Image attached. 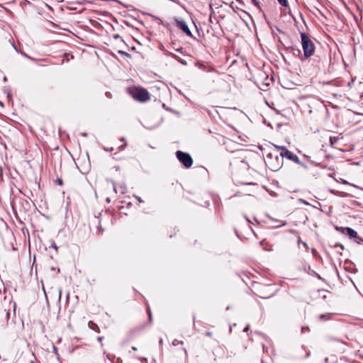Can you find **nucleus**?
I'll list each match as a JSON object with an SVG mask.
<instances>
[{"label": "nucleus", "mask_w": 363, "mask_h": 363, "mask_svg": "<svg viewBox=\"0 0 363 363\" xmlns=\"http://www.w3.org/2000/svg\"><path fill=\"white\" fill-rule=\"evenodd\" d=\"M335 247H340V248H342V249H343V248H344V247H343V245H342V244H337V245H335Z\"/></svg>", "instance_id": "obj_25"}, {"label": "nucleus", "mask_w": 363, "mask_h": 363, "mask_svg": "<svg viewBox=\"0 0 363 363\" xmlns=\"http://www.w3.org/2000/svg\"><path fill=\"white\" fill-rule=\"evenodd\" d=\"M206 335L207 336H208V337H211V336H212V333H211V332L208 331V332H206Z\"/></svg>", "instance_id": "obj_24"}, {"label": "nucleus", "mask_w": 363, "mask_h": 363, "mask_svg": "<svg viewBox=\"0 0 363 363\" xmlns=\"http://www.w3.org/2000/svg\"><path fill=\"white\" fill-rule=\"evenodd\" d=\"M114 38H118V35H114Z\"/></svg>", "instance_id": "obj_39"}, {"label": "nucleus", "mask_w": 363, "mask_h": 363, "mask_svg": "<svg viewBox=\"0 0 363 363\" xmlns=\"http://www.w3.org/2000/svg\"><path fill=\"white\" fill-rule=\"evenodd\" d=\"M303 157H304L305 159H306V160L310 162V164H314V165H315V166H320V163H317V162H315L313 161V160L311 159V157H310V156L306 155H303Z\"/></svg>", "instance_id": "obj_12"}, {"label": "nucleus", "mask_w": 363, "mask_h": 363, "mask_svg": "<svg viewBox=\"0 0 363 363\" xmlns=\"http://www.w3.org/2000/svg\"><path fill=\"white\" fill-rule=\"evenodd\" d=\"M104 150L106 151H107V152H111V151H112L113 150V147H111V148H106V147H104Z\"/></svg>", "instance_id": "obj_22"}, {"label": "nucleus", "mask_w": 363, "mask_h": 363, "mask_svg": "<svg viewBox=\"0 0 363 363\" xmlns=\"http://www.w3.org/2000/svg\"><path fill=\"white\" fill-rule=\"evenodd\" d=\"M338 140V138L337 137H330V142L331 145H334L337 141Z\"/></svg>", "instance_id": "obj_13"}, {"label": "nucleus", "mask_w": 363, "mask_h": 363, "mask_svg": "<svg viewBox=\"0 0 363 363\" xmlns=\"http://www.w3.org/2000/svg\"><path fill=\"white\" fill-rule=\"evenodd\" d=\"M194 27L196 28L198 33L200 35V32L201 31L203 34V30H206L207 32H208V28L210 27V24H194Z\"/></svg>", "instance_id": "obj_7"}, {"label": "nucleus", "mask_w": 363, "mask_h": 363, "mask_svg": "<svg viewBox=\"0 0 363 363\" xmlns=\"http://www.w3.org/2000/svg\"><path fill=\"white\" fill-rule=\"evenodd\" d=\"M136 199L140 202V203H142L143 202V200L141 199V198L140 196H135Z\"/></svg>", "instance_id": "obj_21"}, {"label": "nucleus", "mask_w": 363, "mask_h": 363, "mask_svg": "<svg viewBox=\"0 0 363 363\" xmlns=\"http://www.w3.org/2000/svg\"><path fill=\"white\" fill-rule=\"evenodd\" d=\"M178 160L183 164L186 168H189L193 164V159L189 153L178 150L176 152Z\"/></svg>", "instance_id": "obj_3"}, {"label": "nucleus", "mask_w": 363, "mask_h": 363, "mask_svg": "<svg viewBox=\"0 0 363 363\" xmlns=\"http://www.w3.org/2000/svg\"><path fill=\"white\" fill-rule=\"evenodd\" d=\"M180 62H182V64L186 65V62H184L183 60H181Z\"/></svg>", "instance_id": "obj_36"}, {"label": "nucleus", "mask_w": 363, "mask_h": 363, "mask_svg": "<svg viewBox=\"0 0 363 363\" xmlns=\"http://www.w3.org/2000/svg\"><path fill=\"white\" fill-rule=\"evenodd\" d=\"M301 45L304 56L308 58L314 53L315 45L305 33H301Z\"/></svg>", "instance_id": "obj_1"}, {"label": "nucleus", "mask_w": 363, "mask_h": 363, "mask_svg": "<svg viewBox=\"0 0 363 363\" xmlns=\"http://www.w3.org/2000/svg\"><path fill=\"white\" fill-rule=\"evenodd\" d=\"M306 330H309V328H308V327H302V328H301V331H302V333H304V331H305Z\"/></svg>", "instance_id": "obj_23"}, {"label": "nucleus", "mask_w": 363, "mask_h": 363, "mask_svg": "<svg viewBox=\"0 0 363 363\" xmlns=\"http://www.w3.org/2000/svg\"><path fill=\"white\" fill-rule=\"evenodd\" d=\"M147 313H148L149 320H150V321H151L152 320V313L150 312V308H147Z\"/></svg>", "instance_id": "obj_19"}, {"label": "nucleus", "mask_w": 363, "mask_h": 363, "mask_svg": "<svg viewBox=\"0 0 363 363\" xmlns=\"http://www.w3.org/2000/svg\"><path fill=\"white\" fill-rule=\"evenodd\" d=\"M249 329H250V325H247L245 327V328H244L243 331H244V332H247V331L249 330Z\"/></svg>", "instance_id": "obj_20"}, {"label": "nucleus", "mask_w": 363, "mask_h": 363, "mask_svg": "<svg viewBox=\"0 0 363 363\" xmlns=\"http://www.w3.org/2000/svg\"><path fill=\"white\" fill-rule=\"evenodd\" d=\"M324 362H325V363H328V358H327V357H326V358H325Z\"/></svg>", "instance_id": "obj_30"}, {"label": "nucleus", "mask_w": 363, "mask_h": 363, "mask_svg": "<svg viewBox=\"0 0 363 363\" xmlns=\"http://www.w3.org/2000/svg\"><path fill=\"white\" fill-rule=\"evenodd\" d=\"M102 339H103V337H98V340H99V341H101V340H102Z\"/></svg>", "instance_id": "obj_33"}, {"label": "nucleus", "mask_w": 363, "mask_h": 363, "mask_svg": "<svg viewBox=\"0 0 363 363\" xmlns=\"http://www.w3.org/2000/svg\"><path fill=\"white\" fill-rule=\"evenodd\" d=\"M132 350L133 351H137L138 350V348L136 347H132Z\"/></svg>", "instance_id": "obj_27"}, {"label": "nucleus", "mask_w": 363, "mask_h": 363, "mask_svg": "<svg viewBox=\"0 0 363 363\" xmlns=\"http://www.w3.org/2000/svg\"><path fill=\"white\" fill-rule=\"evenodd\" d=\"M302 244H303V246H305L306 247H308V245H307V243H306V242H302Z\"/></svg>", "instance_id": "obj_31"}, {"label": "nucleus", "mask_w": 363, "mask_h": 363, "mask_svg": "<svg viewBox=\"0 0 363 363\" xmlns=\"http://www.w3.org/2000/svg\"><path fill=\"white\" fill-rule=\"evenodd\" d=\"M52 247L53 248H55V249H57V246H56V245H55V244L52 245Z\"/></svg>", "instance_id": "obj_32"}, {"label": "nucleus", "mask_w": 363, "mask_h": 363, "mask_svg": "<svg viewBox=\"0 0 363 363\" xmlns=\"http://www.w3.org/2000/svg\"><path fill=\"white\" fill-rule=\"evenodd\" d=\"M304 270H305V272H308V274H311L312 276L315 277L319 279H321V277L317 272H315L314 270L311 269L310 266H308L307 267V269L305 268Z\"/></svg>", "instance_id": "obj_9"}, {"label": "nucleus", "mask_w": 363, "mask_h": 363, "mask_svg": "<svg viewBox=\"0 0 363 363\" xmlns=\"http://www.w3.org/2000/svg\"><path fill=\"white\" fill-rule=\"evenodd\" d=\"M354 240H355L357 243H359V244H360L361 242H363V239H362V238H361L360 237H359L358 235H357V238H354Z\"/></svg>", "instance_id": "obj_16"}, {"label": "nucleus", "mask_w": 363, "mask_h": 363, "mask_svg": "<svg viewBox=\"0 0 363 363\" xmlns=\"http://www.w3.org/2000/svg\"><path fill=\"white\" fill-rule=\"evenodd\" d=\"M177 26L188 35L191 36V33L187 24H177Z\"/></svg>", "instance_id": "obj_8"}, {"label": "nucleus", "mask_w": 363, "mask_h": 363, "mask_svg": "<svg viewBox=\"0 0 363 363\" xmlns=\"http://www.w3.org/2000/svg\"><path fill=\"white\" fill-rule=\"evenodd\" d=\"M267 164L272 171L279 170L282 166L283 160L279 155L270 152L267 155Z\"/></svg>", "instance_id": "obj_2"}, {"label": "nucleus", "mask_w": 363, "mask_h": 363, "mask_svg": "<svg viewBox=\"0 0 363 363\" xmlns=\"http://www.w3.org/2000/svg\"><path fill=\"white\" fill-rule=\"evenodd\" d=\"M179 344L182 345V344H183V342H182V341H179V340H174L172 342V345H179Z\"/></svg>", "instance_id": "obj_17"}, {"label": "nucleus", "mask_w": 363, "mask_h": 363, "mask_svg": "<svg viewBox=\"0 0 363 363\" xmlns=\"http://www.w3.org/2000/svg\"><path fill=\"white\" fill-rule=\"evenodd\" d=\"M229 309H230V307L228 306L227 310H229Z\"/></svg>", "instance_id": "obj_43"}, {"label": "nucleus", "mask_w": 363, "mask_h": 363, "mask_svg": "<svg viewBox=\"0 0 363 363\" xmlns=\"http://www.w3.org/2000/svg\"><path fill=\"white\" fill-rule=\"evenodd\" d=\"M296 160H293L294 162H295L297 164H299L304 169H306V170L308 169V166L306 164H305L304 162H301L297 155L296 156Z\"/></svg>", "instance_id": "obj_10"}, {"label": "nucleus", "mask_w": 363, "mask_h": 363, "mask_svg": "<svg viewBox=\"0 0 363 363\" xmlns=\"http://www.w3.org/2000/svg\"><path fill=\"white\" fill-rule=\"evenodd\" d=\"M335 228L337 230H338L342 233L347 234L351 238L354 239V238H357V233L351 228H349V227L343 228V227H337V226Z\"/></svg>", "instance_id": "obj_6"}, {"label": "nucleus", "mask_w": 363, "mask_h": 363, "mask_svg": "<svg viewBox=\"0 0 363 363\" xmlns=\"http://www.w3.org/2000/svg\"><path fill=\"white\" fill-rule=\"evenodd\" d=\"M23 55H24V56H25V57H28V58H29V59H31V60H32V58H31V57H30L29 56H28L26 54H23Z\"/></svg>", "instance_id": "obj_34"}, {"label": "nucleus", "mask_w": 363, "mask_h": 363, "mask_svg": "<svg viewBox=\"0 0 363 363\" xmlns=\"http://www.w3.org/2000/svg\"><path fill=\"white\" fill-rule=\"evenodd\" d=\"M57 182H58V184H59L60 185H62V181L60 179H57Z\"/></svg>", "instance_id": "obj_26"}, {"label": "nucleus", "mask_w": 363, "mask_h": 363, "mask_svg": "<svg viewBox=\"0 0 363 363\" xmlns=\"http://www.w3.org/2000/svg\"><path fill=\"white\" fill-rule=\"evenodd\" d=\"M277 149H279L281 150V152L279 154L281 160L284 157L287 158L289 160L293 161L294 160H296V155L292 152L291 151H289L286 147L284 146H276Z\"/></svg>", "instance_id": "obj_5"}, {"label": "nucleus", "mask_w": 363, "mask_h": 363, "mask_svg": "<svg viewBox=\"0 0 363 363\" xmlns=\"http://www.w3.org/2000/svg\"><path fill=\"white\" fill-rule=\"evenodd\" d=\"M114 190L116 193L118 191H119L121 194H125L126 191V188L123 185L114 186Z\"/></svg>", "instance_id": "obj_11"}, {"label": "nucleus", "mask_w": 363, "mask_h": 363, "mask_svg": "<svg viewBox=\"0 0 363 363\" xmlns=\"http://www.w3.org/2000/svg\"><path fill=\"white\" fill-rule=\"evenodd\" d=\"M133 98L138 101L145 102L150 99V94L145 89H139L134 93Z\"/></svg>", "instance_id": "obj_4"}, {"label": "nucleus", "mask_w": 363, "mask_h": 363, "mask_svg": "<svg viewBox=\"0 0 363 363\" xmlns=\"http://www.w3.org/2000/svg\"><path fill=\"white\" fill-rule=\"evenodd\" d=\"M106 95L108 96V97H110L111 96V94L109 92H106Z\"/></svg>", "instance_id": "obj_29"}, {"label": "nucleus", "mask_w": 363, "mask_h": 363, "mask_svg": "<svg viewBox=\"0 0 363 363\" xmlns=\"http://www.w3.org/2000/svg\"><path fill=\"white\" fill-rule=\"evenodd\" d=\"M61 296V290L59 291V297L60 298Z\"/></svg>", "instance_id": "obj_38"}, {"label": "nucleus", "mask_w": 363, "mask_h": 363, "mask_svg": "<svg viewBox=\"0 0 363 363\" xmlns=\"http://www.w3.org/2000/svg\"><path fill=\"white\" fill-rule=\"evenodd\" d=\"M246 220L248 223H250V220L246 217Z\"/></svg>", "instance_id": "obj_40"}, {"label": "nucleus", "mask_w": 363, "mask_h": 363, "mask_svg": "<svg viewBox=\"0 0 363 363\" xmlns=\"http://www.w3.org/2000/svg\"><path fill=\"white\" fill-rule=\"evenodd\" d=\"M177 23H183V22L182 21H177Z\"/></svg>", "instance_id": "obj_42"}, {"label": "nucleus", "mask_w": 363, "mask_h": 363, "mask_svg": "<svg viewBox=\"0 0 363 363\" xmlns=\"http://www.w3.org/2000/svg\"><path fill=\"white\" fill-rule=\"evenodd\" d=\"M92 325H95L96 327H97V325H96L94 323H91Z\"/></svg>", "instance_id": "obj_44"}, {"label": "nucleus", "mask_w": 363, "mask_h": 363, "mask_svg": "<svg viewBox=\"0 0 363 363\" xmlns=\"http://www.w3.org/2000/svg\"><path fill=\"white\" fill-rule=\"evenodd\" d=\"M118 53L121 54V55H126V56H129L130 55L128 53H127L126 52H124V51H121V50H119L118 51Z\"/></svg>", "instance_id": "obj_18"}, {"label": "nucleus", "mask_w": 363, "mask_h": 363, "mask_svg": "<svg viewBox=\"0 0 363 363\" xmlns=\"http://www.w3.org/2000/svg\"><path fill=\"white\" fill-rule=\"evenodd\" d=\"M328 315H326V314H322V315H319V320H328Z\"/></svg>", "instance_id": "obj_14"}, {"label": "nucleus", "mask_w": 363, "mask_h": 363, "mask_svg": "<svg viewBox=\"0 0 363 363\" xmlns=\"http://www.w3.org/2000/svg\"><path fill=\"white\" fill-rule=\"evenodd\" d=\"M310 353H306V357H308Z\"/></svg>", "instance_id": "obj_41"}, {"label": "nucleus", "mask_w": 363, "mask_h": 363, "mask_svg": "<svg viewBox=\"0 0 363 363\" xmlns=\"http://www.w3.org/2000/svg\"><path fill=\"white\" fill-rule=\"evenodd\" d=\"M334 340H335V341H337V342H342V343H345L343 341H340V340H337V339H336V338H335V339H334Z\"/></svg>", "instance_id": "obj_28"}, {"label": "nucleus", "mask_w": 363, "mask_h": 363, "mask_svg": "<svg viewBox=\"0 0 363 363\" xmlns=\"http://www.w3.org/2000/svg\"><path fill=\"white\" fill-rule=\"evenodd\" d=\"M159 342H160V345L162 344V338L160 339Z\"/></svg>", "instance_id": "obj_35"}, {"label": "nucleus", "mask_w": 363, "mask_h": 363, "mask_svg": "<svg viewBox=\"0 0 363 363\" xmlns=\"http://www.w3.org/2000/svg\"><path fill=\"white\" fill-rule=\"evenodd\" d=\"M278 2L282 6H286L288 4L287 0H277Z\"/></svg>", "instance_id": "obj_15"}, {"label": "nucleus", "mask_w": 363, "mask_h": 363, "mask_svg": "<svg viewBox=\"0 0 363 363\" xmlns=\"http://www.w3.org/2000/svg\"><path fill=\"white\" fill-rule=\"evenodd\" d=\"M28 363H33V361H32V360H30V361L28 362Z\"/></svg>", "instance_id": "obj_45"}, {"label": "nucleus", "mask_w": 363, "mask_h": 363, "mask_svg": "<svg viewBox=\"0 0 363 363\" xmlns=\"http://www.w3.org/2000/svg\"><path fill=\"white\" fill-rule=\"evenodd\" d=\"M82 135H83V136H84V137L87 136V133H84Z\"/></svg>", "instance_id": "obj_37"}]
</instances>
